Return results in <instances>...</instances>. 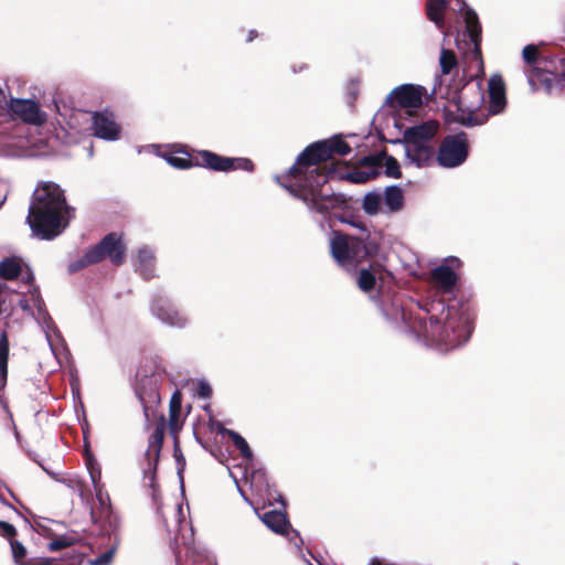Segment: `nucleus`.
<instances>
[{"instance_id": "obj_2", "label": "nucleus", "mask_w": 565, "mask_h": 565, "mask_svg": "<svg viewBox=\"0 0 565 565\" xmlns=\"http://www.w3.org/2000/svg\"><path fill=\"white\" fill-rule=\"evenodd\" d=\"M72 217L73 209L67 205L61 186L51 181L39 183L26 217L34 235L52 239L65 230Z\"/></svg>"}, {"instance_id": "obj_16", "label": "nucleus", "mask_w": 565, "mask_h": 565, "mask_svg": "<svg viewBox=\"0 0 565 565\" xmlns=\"http://www.w3.org/2000/svg\"><path fill=\"white\" fill-rule=\"evenodd\" d=\"M430 281L438 291L450 294L456 286L457 275L450 265L443 264L431 270Z\"/></svg>"}, {"instance_id": "obj_34", "label": "nucleus", "mask_w": 565, "mask_h": 565, "mask_svg": "<svg viewBox=\"0 0 565 565\" xmlns=\"http://www.w3.org/2000/svg\"><path fill=\"white\" fill-rule=\"evenodd\" d=\"M441 72L449 74L451 70L457 65L455 54L450 50H443L439 58Z\"/></svg>"}, {"instance_id": "obj_8", "label": "nucleus", "mask_w": 565, "mask_h": 565, "mask_svg": "<svg viewBox=\"0 0 565 565\" xmlns=\"http://www.w3.org/2000/svg\"><path fill=\"white\" fill-rule=\"evenodd\" d=\"M195 166H202L215 171L246 170L252 171L254 164L245 158H226L214 152L203 150L195 157Z\"/></svg>"}, {"instance_id": "obj_26", "label": "nucleus", "mask_w": 565, "mask_h": 565, "mask_svg": "<svg viewBox=\"0 0 565 565\" xmlns=\"http://www.w3.org/2000/svg\"><path fill=\"white\" fill-rule=\"evenodd\" d=\"M446 6V0H428L427 2V15L438 29H443L445 25L444 12Z\"/></svg>"}, {"instance_id": "obj_20", "label": "nucleus", "mask_w": 565, "mask_h": 565, "mask_svg": "<svg viewBox=\"0 0 565 565\" xmlns=\"http://www.w3.org/2000/svg\"><path fill=\"white\" fill-rule=\"evenodd\" d=\"M367 162H373L375 169L380 171L381 168H385V174L392 178H399V164L398 162L391 156L386 154H377L372 157H365Z\"/></svg>"}, {"instance_id": "obj_48", "label": "nucleus", "mask_w": 565, "mask_h": 565, "mask_svg": "<svg viewBox=\"0 0 565 565\" xmlns=\"http://www.w3.org/2000/svg\"><path fill=\"white\" fill-rule=\"evenodd\" d=\"M476 89H477V92L479 93L480 98H481V99H483V95L480 93V86H479V84L477 85Z\"/></svg>"}, {"instance_id": "obj_50", "label": "nucleus", "mask_w": 565, "mask_h": 565, "mask_svg": "<svg viewBox=\"0 0 565 565\" xmlns=\"http://www.w3.org/2000/svg\"><path fill=\"white\" fill-rule=\"evenodd\" d=\"M31 565H34V564H31ZM36 565H47V564H46V563H45V564H43V563H40V564H36Z\"/></svg>"}, {"instance_id": "obj_41", "label": "nucleus", "mask_w": 565, "mask_h": 565, "mask_svg": "<svg viewBox=\"0 0 565 565\" xmlns=\"http://www.w3.org/2000/svg\"><path fill=\"white\" fill-rule=\"evenodd\" d=\"M181 394L180 392H174L170 399V406L169 411H172L174 413L181 412Z\"/></svg>"}, {"instance_id": "obj_31", "label": "nucleus", "mask_w": 565, "mask_h": 565, "mask_svg": "<svg viewBox=\"0 0 565 565\" xmlns=\"http://www.w3.org/2000/svg\"><path fill=\"white\" fill-rule=\"evenodd\" d=\"M170 514L171 515L169 518L166 514L163 516L167 530L169 532H177L180 529L182 520L184 518L182 504L175 503L171 508Z\"/></svg>"}, {"instance_id": "obj_7", "label": "nucleus", "mask_w": 565, "mask_h": 565, "mask_svg": "<svg viewBox=\"0 0 565 565\" xmlns=\"http://www.w3.org/2000/svg\"><path fill=\"white\" fill-rule=\"evenodd\" d=\"M468 156L467 136L461 132L448 136L441 142L437 161L445 168H455L460 166Z\"/></svg>"}, {"instance_id": "obj_36", "label": "nucleus", "mask_w": 565, "mask_h": 565, "mask_svg": "<svg viewBox=\"0 0 565 565\" xmlns=\"http://www.w3.org/2000/svg\"><path fill=\"white\" fill-rule=\"evenodd\" d=\"M63 482L71 488L73 491H75L83 501H88L89 493L85 489L84 482L78 478H72L63 480Z\"/></svg>"}, {"instance_id": "obj_32", "label": "nucleus", "mask_w": 565, "mask_h": 565, "mask_svg": "<svg viewBox=\"0 0 565 565\" xmlns=\"http://www.w3.org/2000/svg\"><path fill=\"white\" fill-rule=\"evenodd\" d=\"M223 434H226L232 439L235 447L241 451L243 458L246 460H250L253 458V454L247 441L239 434L230 429H225Z\"/></svg>"}, {"instance_id": "obj_35", "label": "nucleus", "mask_w": 565, "mask_h": 565, "mask_svg": "<svg viewBox=\"0 0 565 565\" xmlns=\"http://www.w3.org/2000/svg\"><path fill=\"white\" fill-rule=\"evenodd\" d=\"M162 440H163V430H162V428L157 427V429L151 435L150 447L148 449V456H154L156 459L158 458Z\"/></svg>"}, {"instance_id": "obj_49", "label": "nucleus", "mask_w": 565, "mask_h": 565, "mask_svg": "<svg viewBox=\"0 0 565 565\" xmlns=\"http://www.w3.org/2000/svg\"><path fill=\"white\" fill-rule=\"evenodd\" d=\"M252 34H253V31L250 32V36L248 38V41H252V40H253Z\"/></svg>"}, {"instance_id": "obj_29", "label": "nucleus", "mask_w": 565, "mask_h": 565, "mask_svg": "<svg viewBox=\"0 0 565 565\" xmlns=\"http://www.w3.org/2000/svg\"><path fill=\"white\" fill-rule=\"evenodd\" d=\"M9 341L7 333L0 335V382L6 384L8 375Z\"/></svg>"}, {"instance_id": "obj_11", "label": "nucleus", "mask_w": 565, "mask_h": 565, "mask_svg": "<svg viewBox=\"0 0 565 565\" xmlns=\"http://www.w3.org/2000/svg\"><path fill=\"white\" fill-rule=\"evenodd\" d=\"M151 311L153 316L168 326L183 328L188 323V318L166 299L160 298L153 301Z\"/></svg>"}, {"instance_id": "obj_37", "label": "nucleus", "mask_w": 565, "mask_h": 565, "mask_svg": "<svg viewBox=\"0 0 565 565\" xmlns=\"http://www.w3.org/2000/svg\"><path fill=\"white\" fill-rule=\"evenodd\" d=\"M117 551V544L113 545L109 550L100 554L99 556L89 559V565H110L114 558V555Z\"/></svg>"}, {"instance_id": "obj_6", "label": "nucleus", "mask_w": 565, "mask_h": 565, "mask_svg": "<svg viewBox=\"0 0 565 565\" xmlns=\"http://www.w3.org/2000/svg\"><path fill=\"white\" fill-rule=\"evenodd\" d=\"M108 257L114 265H120L125 259V246L116 234L107 235L98 245L89 249L79 260L70 265L71 271L95 264Z\"/></svg>"}, {"instance_id": "obj_33", "label": "nucleus", "mask_w": 565, "mask_h": 565, "mask_svg": "<svg viewBox=\"0 0 565 565\" xmlns=\"http://www.w3.org/2000/svg\"><path fill=\"white\" fill-rule=\"evenodd\" d=\"M376 281L375 274L369 269H362L358 278V285L363 291H370L374 288Z\"/></svg>"}, {"instance_id": "obj_51", "label": "nucleus", "mask_w": 565, "mask_h": 565, "mask_svg": "<svg viewBox=\"0 0 565 565\" xmlns=\"http://www.w3.org/2000/svg\"><path fill=\"white\" fill-rule=\"evenodd\" d=\"M209 565H212V564H209Z\"/></svg>"}, {"instance_id": "obj_40", "label": "nucleus", "mask_w": 565, "mask_h": 565, "mask_svg": "<svg viewBox=\"0 0 565 565\" xmlns=\"http://www.w3.org/2000/svg\"><path fill=\"white\" fill-rule=\"evenodd\" d=\"M196 394L201 398H209L212 394V387L206 381H200L198 383Z\"/></svg>"}, {"instance_id": "obj_9", "label": "nucleus", "mask_w": 565, "mask_h": 565, "mask_svg": "<svg viewBox=\"0 0 565 565\" xmlns=\"http://www.w3.org/2000/svg\"><path fill=\"white\" fill-rule=\"evenodd\" d=\"M427 90L420 85L404 84L392 90L387 99L393 106L405 109L408 115L423 105Z\"/></svg>"}, {"instance_id": "obj_19", "label": "nucleus", "mask_w": 565, "mask_h": 565, "mask_svg": "<svg viewBox=\"0 0 565 565\" xmlns=\"http://www.w3.org/2000/svg\"><path fill=\"white\" fill-rule=\"evenodd\" d=\"M23 263L20 258L8 257L0 262V278L2 279H14L22 276V279L30 284L33 280L32 273L29 268L23 271Z\"/></svg>"}, {"instance_id": "obj_42", "label": "nucleus", "mask_w": 565, "mask_h": 565, "mask_svg": "<svg viewBox=\"0 0 565 565\" xmlns=\"http://www.w3.org/2000/svg\"><path fill=\"white\" fill-rule=\"evenodd\" d=\"M66 545L67 543L64 540H53L49 543V551L57 552L64 548Z\"/></svg>"}, {"instance_id": "obj_10", "label": "nucleus", "mask_w": 565, "mask_h": 565, "mask_svg": "<svg viewBox=\"0 0 565 565\" xmlns=\"http://www.w3.org/2000/svg\"><path fill=\"white\" fill-rule=\"evenodd\" d=\"M9 108L13 115L31 125H42L46 120V115L40 109L36 102L31 99L12 98Z\"/></svg>"}, {"instance_id": "obj_27", "label": "nucleus", "mask_w": 565, "mask_h": 565, "mask_svg": "<svg viewBox=\"0 0 565 565\" xmlns=\"http://www.w3.org/2000/svg\"><path fill=\"white\" fill-rule=\"evenodd\" d=\"M163 158L170 166L177 169H188L195 166L193 158L186 151L182 150L166 153Z\"/></svg>"}, {"instance_id": "obj_47", "label": "nucleus", "mask_w": 565, "mask_h": 565, "mask_svg": "<svg viewBox=\"0 0 565 565\" xmlns=\"http://www.w3.org/2000/svg\"><path fill=\"white\" fill-rule=\"evenodd\" d=\"M6 200H7V191L0 195V207L3 205Z\"/></svg>"}, {"instance_id": "obj_15", "label": "nucleus", "mask_w": 565, "mask_h": 565, "mask_svg": "<svg viewBox=\"0 0 565 565\" xmlns=\"http://www.w3.org/2000/svg\"><path fill=\"white\" fill-rule=\"evenodd\" d=\"M437 130L438 124L434 120H429L422 125L406 128L404 131V142L431 145V140L437 134Z\"/></svg>"}, {"instance_id": "obj_43", "label": "nucleus", "mask_w": 565, "mask_h": 565, "mask_svg": "<svg viewBox=\"0 0 565 565\" xmlns=\"http://www.w3.org/2000/svg\"><path fill=\"white\" fill-rule=\"evenodd\" d=\"M18 305H19V307H20L23 311L28 312L29 315L34 316V312L32 311V308H31V305H30V301H29V300L23 299V298H19V300H18Z\"/></svg>"}, {"instance_id": "obj_1", "label": "nucleus", "mask_w": 565, "mask_h": 565, "mask_svg": "<svg viewBox=\"0 0 565 565\" xmlns=\"http://www.w3.org/2000/svg\"><path fill=\"white\" fill-rule=\"evenodd\" d=\"M350 152L351 147L339 137L318 141L299 154L296 163L289 169L286 181H281L280 177H276V180L291 195L301 200L310 211L324 214L342 205L344 200L326 186L328 175L319 163L329 160L333 153L347 156Z\"/></svg>"}, {"instance_id": "obj_5", "label": "nucleus", "mask_w": 565, "mask_h": 565, "mask_svg": "<svg viewBox=\"0 0 565 565\" xmlns=\"http://www.w3.org/2000/svg\"><path fill=\"white\" fill-rule=\"evenodd\" d=\"M360 236L334 233L330 239V249L335 262L347 268L355 267L366 258L376 254L377 242L371 237L366 228L361 227Z\"/></svg>"}, {"instance_id": "obj_23", "label": "nucleus", "mask_w": 565, "mask_h": 565, "mask_svg": "<svg viewBox=\"0 0 565 565\" xmlns=\"http://www.w3.org/2000/svg\"><path fill=\"white\" fill-rule=\"evenodd\" d=\"M153 252L147 247H142L138 250L137 266L140 274L149 279L153 277Z\"/></svg>"}, {"instance_id": "obj_45", "label": "nucleus", "mask_w": 565, "mask_h": 565, "mask_svg": "<svg viewBox=\"0 0 565 565\" xmlns=\"http://www.w3.org/2000/svg\"><path fill=\"white\" fill-rule=\"evenodd\" d=\"M462 124H465L467 126H476V125L482 124V121H478V120L473 119L471 116H468L466 119L462 118Z\"/></svg>"}, {"instance_id": "obj_4", "label": "nucleus", "mask_w": 565, "mask_h": 565, "mask_svg": "<svg viewBox=\"0 0 565 565\" xmlns=\"http://www.w3.org/2000/svg\"><path fill=\"white\" fill-rule=\"evenodd\" d=\"M522 57L530 65L526 71L527 82L533 90L544 88L553 94L565 89V60L547 58L539 54L537 46L526 45L522 51Z\"/></svg>"}, {"instance_id": "obj_38", "label": "nucleus", "mask_w": 565, "mask_h": 565, "mask_svg": "<svg viewBox=\"0 0 565 565\" xmlns=\"http://www.w3.org/2000/svg\"><path fill=\"white\" fill-rule=\"evenodd\" d=\"M10 544H11L12 555H13L15 563L25 564L23 561L25 553H26L24 546L20 542L14 541L12 539L10 541Z\"/></svg>"}, {"instance_id": "obj_25", "label": "nucleus", "mask_w": 565, "mask_h": 565, "mask_svg": "<svg viewBox=\"0 0 565 565\" xmlns=\"http://www.w3.org/2000/svg\"><path fill=\"white\" fill-rule=\"evenodd\" d=\"M361 162V169L349 173V180L353 183H364L380 174V171L375 169L374 163L372 161L367 162L365 158H363Z\"/></svg>"}, {"instance_id": "obj_14", "label": "nucleus", "mask_w": 565, "mask_h": 565, "mask_svg": "<svg viewBox=\"0 0 565 565\" xmlns=\"http://www.w3.org/2000/svg\"><path fill=\"white\" fill-rule=\"evenodd\" d=\"M31 302L33 307L38 310L36 319L40 323H42V328L44 330L47 343L52 350H54L55 342L60 339V334L53 324L51 318L44 309V303L40 297V294L36 289L31 292Z\"/></svg>"}, {"instance_id": "obj_44", "label": "nucleus", "mask_w": 565, "mask_h": 565, "mask_svg": "<svg viewBox=\"0 0 565 565\" xmlns=\"http://www.w3.org/2000/svg\"><path fill=\"white\" fill-rule=\"evenodd\" d=\"M9 308H10V306H7V302H6V292L1 291L0 292V313L8 311Z\"/></svg>"}, {"instance_id": "obj_17", "label": "nucleus", "mask_w": 565, "mask_h": 565, "mask_svg": "<svg viewBox=\"0 0 565 565\" xmlns=\"http://www.w3.org/2000/svg\"><path fill=\"white\" fill-rule=\"evenodd\" d=\"M489 111L492 115L500 114L503 111L507 98H505V85L502 77L494 74L489 79Z\"/></svg>"}, {"instance_id": "obj_18", "label": "nucleus", "mask_w": 565, "mask_h": 565, "mask_svg": "<svg viewBox=\"0 0 565 565\" xmlns=\"http://www.w3.org/2000/svg\"><path fill=\"white\" fill-rule=\"evenodd\" d=\"M405 153L409 162L416 167L428 166L435 158L433 145L405 143Z\"/></svg>"}, {"instance_id": "obj_39", "label": "nucleus", "mask_w": 565, "mask_h": 565, "mask_svg": "<svg viewBox=\"0 0 565 565\" xmlns=\"http://www.w3.org/2000/svg\"><path fill=\"white\" fill-rule=\"evenodd\" d=\"M181 412L174 413L169 411V427L173 435H175L182 427Z\"/></svg>"}, {"instance_id": "obj_13", "label": "nucleus", "mask_w": 565, "mask_h": 565, "mask_svg": "<svg viewBox=\"0 0 565 565\" xmlns=\"http://www.w3.org/2000/svg\"><path fill=\"white\" fill-rule=\"evenodd\" d=\"M459 12L463 17L466 22L467 32L469 35V39L473 45V50L471 52L472 56L477 60L480 57V50H479V41L481 35V28L478 22V17L476 12L471 9H469L463 0H456Z\"/></svg>"}, {"instance_id": "obj_24", "label": "nucleus", "mask_w": 565, "mask_h": 565, "mask_svg": "<svg viewBox=\"0 0 565 565\" xmlns=\"http://www.w3.org/2000/svg\"><path fill=\"white\" fill-rule=\"evenodd\" d=\"M90 479L94 486L96 500L103 512L108 513L110 510V498L108 493L104 490L103 484L100 483V471H94L89 469Z\"/></svg>"}, {"instance_id": "obj_46", "label": "nucleus", "mask_w": 565, "mask_h": 565, "mask_svg": "<svg viewBox=\"0 0 565 565\" xmlns=\"http://www.w3.org/2000/svg\"><path fill=\"white\" fill-rule=\"evenodd\" d=\"M446 262H449L450 265H456V266H459L460 262L459 259L455 258V257H451L450 259H447Z\"/></svg>"}, {"instance_id": "obj_30", "label": "nucleus", "mask_w": 565, "mask_h": 565, "mask_svg": "<svg viewBox=\"0 0 565 565\" xmlns=\"http://www.w3.org/2000/svg\"><path fill=\"white\" fill-rule=\"evenodd\" d=\"M7 513L17 515L18 511L11 504H1L0 516H4ZM0 534L8 539H13L15 535V529L8 521L0 519Z\"/></svg>"}, {"instance_id": "obj_22", "label": "nucleus", "mask_w": 565, "mask_h": 565, "mask_svg": "<svg viewBox=\"0 0 565 565\" xmlns=\"http://www.w3.org/2000/svg\"><path fill=\"white\" fill-rule=\"evenodd\" d=\"M260 519L271 531L276 533H284L288 525L285 513L276 510L265 512Z\"/></svg>"}, {"instance_id": "obj_28", "label": "nucleus", "mask_w": 565, "mask_h": 565, "mask_svg": "<svg viewBox=\"0 0 565 565\" xmlns=\"http://www.w3.org/2000/svg\"><path fill=\"white\" fill-rule=\"evenodd\" d=\"M362 206L364 212L369 215H376L384 211L382 194L376 191L366 193L363 198Z\"/></svg>"}, {"instance_id": "obj_21", "label": "nucleus", "mask_w": 565, "mask_h": 565, "mask_svg": "<svg viewBox=\"0 0 565 565\" xmlns=\"http://www.w3.org/2000/svg\"><path fill=\"white\" fill-rule=\"evenodd\" d=\"M382 198L384 212L394 213L403 207L404 195L398 186H387Z\"/></svg>"}, {"instance_id": "obj_12", "label": "nucleus", "mask_w": 565, "mask_h": 565, "mask_svg": "<svg viewBox=\"0 0 565 565\" xmlns=\"http://www.w3.org/2000/svg\"><path fill=\"white\" fill-rule=\"evenodd\" d=\"M94 135L105 140H116L120 135V127L111 113H96L93 117Z\"/></svg>"}, {"instance_id": "obj_3", "label": "nucleus", "mask_w": 565, "mask_h": 565, "mask_svg": "<svg viewBox=\"0 0 565 565\" xmlns=\"http://www.w3.org/2000/svg\"><path fill=\"white\" fill-rule=\"evenodd\" d=\"M428 313L431 335H438V341L445 350L457 348L468 341L472 327L469 318L457 310L448 308L441 301L425 306Z\"/></svg>"}]
</instances>
